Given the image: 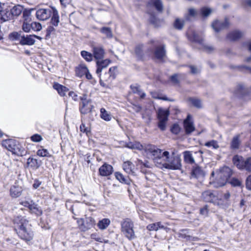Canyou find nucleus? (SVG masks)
I'll return each mask as SVG.
<instances>
[{"label": "nucleus", "instance_id": "nucleus-54", "mask_svg": "<svg viewBox=\"0 0 251 251\" xmlns=\"http://www.w3.org/2000/svg\"><path fill=\"white\" fill-rule=\"evenodd\" d=\"M80 130L81 132L86 133L87 135H88L89 133L90 132L89 128L86 127L83 123H82L80 126Z\"/></svg>", "mask_w": 251, "mask_h": 251}, {"label": "nucleus", "instance_id": "nucleus-22", "mask_svg": "<svg viewBox=\"0 0 251 251\" xmlns=\"http://www.w3.org/2000/svg\"><path fill=\"white\" fill-rule=\"evenodd\" d=\"M51 16L50 24L53 26L57 27L60 21L58 12L55 7H53L52 9Z\"/></svg>", "mask_w": 251, "mask_h": 251}, {"label": "nucleus", "instance_id": "nucleus-24", "mask_svg": "<svg viewBox=\"0 0 251 251\" xmlns=\"http://www.w3.org/2000/svg\"><path fill=\"white\" fill-rule=\"evenodd\" d=\"M193 40L194 42H198L203 46V50L208 52H210L213 50V48L211 46L203 45V39L195 33L193 34Z\"/></svg>", "mask_w": 251, "mask_h": 251}, {"label": "nucleus", "instance_id": "nucleus-43", "mask_svg": "<svg viewBox=\"0 0 251 251\" xmlns=\"http://www.w3.org/2000/svg\"><path fill=\"white\" fill-rule=\"evenodd\" d=\"M229 183L233 187H242V181L236 177L231 178Z\"/></svg>", "mask_w": 251, "mask_h": 251}, {"label": "nucleus", "instance_id": "nucleus-44", "mask_svg": "<svg viewBox=\"0 0 251 251\" xmlns=\"http://www.w3.org/2000/svg\"><path fill=\"white\" fill-rule=\"evenodd\" d=\"M211 12L212 9L206 7H202L200 10L201 15L203 17H207L211 13Z\"/></svg>", "mask_w": 251, "mask_h": 251}, {"label": "nucleus", "instance_id": "nucleus-39", "mask_svg": "<svg viewBox=\"0 0 251 251\" xmlns=\"http://www.w3.org/2000/svg\"><path fill=\"white\" fill-rule=\"evenodd\" d=\"M164 226L161 225V223L158 222L149 225L147 226V228L150 231L158 230L159 228H163Z\"/></svg>", "mask_w": 251, "mask_h": 251}, {"label": "nucleus", "instance_id": "nucleus-49", "mask_svg": "<svg viewBox=\"0 0 251 251\" xmlns=\"http://www.w3.org/2000/svg\"><path fill=\"white\" fill-rule=\"evenodd\" d=\"M181 75L180 74H175L170 76V80L173 84H177L179 83L178 78H180Z\"/></svg>", "mask_w": 251, "mask_h": 251}, {"label": "nucleus", "instance_id": "nucleus-1", "mask_svg": "<svg viewBox=\"0 0 251 251\" xmlns=\"http://www.w3.org/2000/svg\"><path fill=\"white\" fill-rule=\"evenodd\" d=\"M146 153L152 159L157 167L166 169L170 155L168 151H164L154 145L149 144L146 148Z\"/></svg>", "mask_w": 251, "mask_h": 251}, {"label": "nucleus", "instance_id": "nucleus-29", "mask_svg": "<svg viewBox=\"0 0 251 251\" xmlns=\"http://www.w3.org/2000/svg\"><path fill=\"white\" fill-rule=\"evenodd\" d=\"M184 156V161L188 164H193L195 163V159L192 155V152L190 151H185L183 152Z\"/></svg>", "mask_w": 251, "mask_h": 251}, {"label": "nucleus", "instance_id": "nucleus-7", "mask_svg": "<svg viewBox=\"0 0 251 251\" xmlns=\"http://www.w3.org/2000/svg\"><path fill=\"white\" fill-rule=\"evenodd\" d=\"M77 223L80 229L83 231L91 229L95 225V221L91 217H86L85 219H78Z\"/></svg>", "mask_w": 251, "mask_h": 251}, {"label": "nucleus", "instance_id": "nucleus-32", "mask_svg": "<svg viewBox=\"0 0 251 251\" xmlns=\"http://www.w3.org/2000/svg\"><path fill=\"white\" fill-rule=\"evenodd\" d=\"M53 88L57 91L59 94L62 97L64 96L66 93L68 91V89L67 87L58 83L54 84Z\"/></svg>", "mask_w": 251, "mask_h": 251}, {"label": "nucleus", "instance_id": "nucleus-26", "mask_svg": "<svg viewBox=\"0 0 251 251\" xmlns=\"http://www.w3.org/2000/svg\"><path fill=\"white\" fill-rule=\"evenodd\" d=\"M115 176L116 179L121 183L129 185L131 183V180L128 176H124L121 173L117 172L115 173Z\"/></svg>", "mask_w": 251, "mask_h": 251}, {"label": "nucleus", "instance_id": "nucleus-30", "mask_svg": "<svg viewBox=\"0 0 251 251\" xmlns=\"http://www.w3.org/2000/svg\"><path fill=\"white\" fill-rule=\"evenodd\" d=\"M169 114V110L160 108L159 109L157 113L158 118L159 120L168 121V118Z\"/></svg>", "mask_w": 251, "mask_h": 251}, {"label": "nucleus", "instance_id": "nucleus-35", "mask_svg": "<svg viewBox=\"0 0 251 251\" xmlns=\"http://www.w3.org/2000/svg\"><path fill=\"white\" fill-rule=\"evenodd\" d=\"M110 223L109 219L104 218L100 221L98 223V226L100 229L104 230L106 229Z\"/></svg>", "mask_w": 251, "mask_h": 251}, {"label": "nucleus", "instance_id": "nucleus-19", "mask_svg": "<svg viewBox=\"0 0 251 251\" xmlns=\"http://www.w3.org/2000/svg\"><path fill=\"white\" fill-rule=\"evenodd\" d=\"M155 57L159 61H162L165 56V46L156 47L154 52Z\"/></svg>", "mask_w": 251, "mask_h": 251}, {"label": "nucleus", "instance_id": "nucleus-63", "mask_svg": "<svg viewBox=\"0 0 251 251\" xmlns=\"http://www.w3.org/2000/svg\"><path fill=\"white\" fill-rule=\"evenodd\" d=\"M189 14L191 16H195L197 15V12L194 9L191 8L189 10Z\"/></svg>", "mask_w": 251, "mask_h": 251}, {"label": "nucleus", "instance_id": "nucleus-4", "mask_svg": "<svg viewBox=\"0 0 251 251\" xmlns=\"http://www.w3.org/2000/svg\"><path fill=\"white\" fill-rule=\"evenodd\" d=\"M2 146L13 154L18 155L21 154L20 146L15 140L10 139L3 140L2 142Z\"/></svg>", "mask_w": 251, "mask_h": 251}, {"label": "nucleus", "instance_id": "nucleus-38", "mask_svg": "<svg viewBox=\"0 0 251 251\" xmlns=\"http://www.w3.org/2000/svg\"><path fill=\"white\" fill-rule=\"evenodd\" d=\"M100 31L105 35L107 38H111L113 37V33L111 28L108 27H102L100 29Z\"/></svg>", "mask_w": 251, "mask_h": 251}, {"label": "nucleus", "instance_id": "nucleus-9", "mask_svg": "<svg viewBox=\"0 0 251 251\" xmlns=\"http://www.w3.org/2000/svg\"><path fill=\"white\" fill-rule=\"evenodd\" d=\"M75 75L78 77L81 78L83 76L88 79L91 80L93 77L89 73V70L85 64H80L75 68Z\"/></svg>", "mask_w": 251, "mask_h": 251}, {"label": "nucleus", "instance_id": "nucleus-62", "mask_svg": "<svg viewBox=\"0 0 251 251\" xmlns=\"http://www.w3.org/2000/svg\"><path fill=\"white\" fill-rule=\"evenodd\" d=\"M21 203L24 206L28 207L30 210L31 209V205L30 204L29 202L27 201H22Z\"/></svg>", "mask_w": 251, "mask_h": 251}, {"label": "nucleus", "instance_id": "nucleus-21", "mask_svg": "<svg viewBox=\"0 0 251 251\" xmlns=\"http://www.w3.org/2000/svg\"><path fill=\"white\" fill-rule=\"evenodd\" d=\"M147 6L148 8L153 6L159 12L163 11V6L161 0H151Z\"/></svg>", "mask_w": 251, "mask_h": 251}, {"label": "nucleus", "instance_id": "nucleus-15", "mask_svg": "<svg viewBox=\"0 0 251 251\" xmlns=\"http://www.w3.org/2000/svg\"><path fill=\"white\" fill-rule=\"evenodd\" d=\"M111 61L108 59H101V60H98L96 61V65H97V70H96V73L99 75V76L100 77L101 75V72L102 70L107 67V66L109 65Z\"/></svg>", "mask_w": 251, "mask_h": 251}, {"label": "nucleus", "instance_id": "nucleus-42", "mask_svg": "<svg viewBox=\"0 0 251 251\" xmlns=\"http://www.w3.org/2000/svg\"><path fill=\"white\" fill-rule=\"evenodd\" d=\"M184 25V21L183 20H180L179 18H176L174 23V26L175 28L181 30L183 27Z\"/></svg>", "mask_w": 251, "mask_h": 251}, {"label": "nucleus", "instance_id": "nucleus-33", "mask_svg": "<svg viewBox=\"0 0 251 251\" xmlns=\"http://www.w3.org/2000/svg\"><path fill=\"white\" fill-rule=\"evenodd\" d=\"M116 70V67H111L109 68L108 72L105 74V76L108 75V79H105L106 82L110 83L115 78V71Z\"/></svg>", "mask_w": 251, "mask_h": 251}, {"label": "nucleus", "instance_id": "nucleus-36", "mask_svg": "<svg viewBox=\"0 0 251 251\" xmlns=\"http://www.w3.org/2000/svg\"><path fill=\"white\" fill-rule=\"evenodd\" d=\"M19 228L20 229V233L21 234H24V237H22L23 239L25 240L26 241H30V237L29 236L28 233L27 232L26 227L24 226L23 224H22L20 226Z\"/></svg>", "mask_w": 251, "mask_h": 251}, {"label": "nucleus", "instance_id": "nucleus-37", "mask_svg": "<svg viewBox=\"0 0 251 251\" xmlns=\"http://www.w3.org/2000/svg\"><path fill=\"white\" fill-rule=\"evenodd\" d=\"M241 141L239 140V136L237 135L234 136L231 142L230 147L232 149H238L239 148Z\"/></svg>", "mask_w": 251, "mask_h": 251}, {"label": "nucleus", "instance_id": "nucleus-60", "mask_svg": "<svg viewBox=\"0 0 251 251\" xmlns=\"http://www.w3.org/2000/svg\"><path fill=\"white\" fill-rule=\"evenodd\" d=\"M69 96L75 101H77L78 100L77 95L73 91L70 92L69 93Z\"/></svg>", "mask_w": 251, "mask_h": 251}, {"label": "nucleus", "instance_id": "nucleus-20", "mask_svg": "<svg viewBox=\"0 0 251 251\" xmlns=\"http://www.w3.org/2000/svg\"><path fill=\"white\" fill-rule=\"evenodd\" d=\"M124 170L128 174L134 175L135 173L134 165L130 161H127L124 162L123 164Z\"/></svg>", "mask_w": 251, "mask_h": 251}, {"label": "nucleus", "instance_id": "nucleus-61", "mask_svg": "<svg viewBox=\"0 0 251 251\" xmlns=\"http://www.w3.org/2000/svg\"><path fill=\"white\" fill-rule=\"evenodd\" d=\"M237 67L240 70L245 69V70H246L248 72L251 73V67H248V66H238Z\"/></svg>", "mask_w": 251, "mask_h": 251}, {"label": "nucleus", "instance_id": "nucleus-31", "mask_svg": "<svg viewBox=\"0 0 251 251\" xmlns=\"http://www.w3.org/2000/svg\"><path fill=\"white\" fill-rule=\"evenodd\" d=\"M243 35L241 32L235 30L230 32L227 36V38L231 41H236L240 38Z\"/></svg>", "mask_w": 251, "mask_h": 251}, {"label": "nucleus", "instance_id": "nucleus-46", "mask_svg": "<svg viewBox=\"0 0 251 251\" xmlns=\"http://www.w3.org/2000/svg\"><path fill=\"white\" fill-rule=\"evenodd\" d=\"M189 101L195 107L201 108V102L200 100L195 98H190Z\"/></svg>", "mask_w": 251, "mask_h": 251}, {"label": "nucleus", "instance_id": "nucleus-11", "mask_svg": "<svg viewBox=\"0 0 251 251\" xmlns=\"http://www.w3.org/2000/svg\"><path fill=\"white\" fill-rule=\"evenodd\" d=\"M22 182L21 181H16L10 189V195L12 198L19 197L23 192Z\"/></svg>", "mask_w": 251, "mask_h": 251}, {"label": "nucleus", "instance_id": "nucleus-41", "mask_svg": "<svg viewBox=\"0 0 251 251\" xmlns=\"http://www.w3.org/2000/svg\"><path fill=\"white\" fill-rule=\"evenodd\" d=\"M81 55L86 61L91 62L93 60V55L89 52L82 50L81 51Z\"/></svg>", "mask_w": 251, "mask_h": 251}, {"label": "nucleus", "instance_id": "nucleus-10", "mask_svg": "<svg viewBox=\"0 0 251 251\" xmlns=\"http://www.w3.org/2000/svg\"><path fill=\"white\" fill-rule=\"evenodd\" d=\"M53 7L47 8H40L38 9L36 12V18L41 21H45L49 19L51 15Z\"/></svg>", "mask_w": 251, "mask_h": 251}, {"label": "nucleus", "instance_id": "nucleus-45", "mask_svg": "<svg viewBox=\"0 0 251 251\" xmlns=\"http://www.w3.org/2000/svg\"><path fill=\"white\" fill-rule=\"evenodd\" d=\"M55 28L53 26H51V25L49 26L46 29V39L50 38V35L51 34H55Z\"/></svg>", "mask_w": 251, "mask_h": 251}, {"label": "nucleus", "instance_id": "nucleus-59", "mask_svg": "<svg viewBox=\"0 0 251 251\" xmlns=\"http://www.w3.org/2000/svg\"><path fill=\"white\" fill-rule=\"evenodd\" d=\"M246 188L251 190V175L249 176L246 179Z\"/></svg>", "mask_w": 251, "mask_h": 251}, {"label": "nucleus", "instance_id": "nucleus-48", "mask_svg": "<svg viewBox=\"0 0 251 251\" xmlns=\"http://www.w3.org/2000/svg\"><path fill=\"white\" fill-rule=\"evenodd\" d=\"M149 144L148 145H147L145 146H144L143 145H142L140 142H134V147H133V149H136V150H140V151H141V150H144L146 152V148L149 145Z\"/></svg>", "mask_w": 251, "mask_h": 251}, {"label": "nucleus", "instance_id": "nucleus-16", "mask_svg": "<svg viewBox=\"0 0 251 251\" xmlns=\"http://www.w3.org/2000/svg\"><path fill=\"white\" fill-rule=\"evenodd\" d=\"M99 171L100 176H107L112 174L113 168L111 165L105 163L99 168Z\"/></svg>", "mask_w": 251, "mask_h": 251}, {"label": "nucleus", "instance_id": "nucleus-23", "mask_svg": "<svg viewBox=\"0 0 251 251\" xmlns=\"http://www.w3.org/2000/svg\"><path fill=\"white\" fill-rule=\"evenodd\" d=\"M0 20L2 22H5L11 20H13V17L11 14L10 10L6 9L0 11Z\"/></svg>", "mask_w": 251, "mask_h": 251}, {"label": "nucleus", "instance_id": "nucleus-51", "mask_svg": "<svg viewBox=\"0 0 251 251\" xmlns=\"http://www.w3.org/2000/svg\"><path fill=\"white\" fill-rule=\"evenodd\" d=\"M171 132L175 134H177L180 131V127L177 124H174L171 127Z\"/></svg>", "mask_w": 251, "mask_h": 251}, {"label": "nucleus", "instance_id": "nucleus-50", "mask_svg": "<svg viewBox=\"0 0 251 251\" xmlns=\"http://www.w3.org/2000/svg\"><path fill=\"white\" fill-rule=\"evenodd\" d=\"M150 22L154 25L155 26H158L159 25L160 21L158 20L157 18L154 15L151 14V17L150 18Z\"/></svg>", "mask_w": 251, "mask_h": 251}, {"label": "nucleus", "instance_id": "nucleus-55", "mask_svg": "<svg viewBox=\"0 0 251 251\" xmlns=\"http://www.w3.org/2000/svg\"><path fill=\"white\" fill-rule=\"evenodd\" d=\"M143 46L139 45L135 49V52L138 57H141L142 55Z\"/></svg>", "mask_w": 251, "mask_h": 251}, {"label": "nucleus", "instance_id": "nucleus-5", "mask_svg": "<svg viewBox=\"0 0 251 251\" xmlns=\"http://www.w3.org/2000/svg\"><path fill=\"white\" fill-rule=\"evenodd\" d=\"M232 175V172L228 167H225L223 169V172L219 174V180H217L213 182L214 186L216 187H222L224 186L226 183L228 178Z\"/></svg>", "mask_w": 251, "mask_h": 251}, {"label": "nucleus", "instance_id": "nucleus-52", "mask_svg": "<svg viewBox=\"0 0 251 251\" xmlns=\"http://www.w3.org/2000/svg\"><path fill=\"white\" fill-rule=\"evenodd\" d=\"M37 154L38 155L42 157L48 156L49 155V153L46 149L39 150L37 152Z\"/></svg>", "mask_w": 251, "mask_h": 251}, {"label": "nucleus", "instance_id": "nucleus-56", "mask_svg": "<svg viewBox=\"0 0 251 251\" xmlns=\"http://www.w3.org/2000/svg\"><path fill=\"white\" fill-rule=\"evenodd\" d=\"M190 68V72L192 74L196 75L198 74L200 72V69L193 65L189 66Z\"/></svg>", "mask_w": 251, "mask_h": 251}, {"label": "nucleus", "instance_id": "nucleus-57", "mask_svg": "<svg viewBox=\"0 0 251 251\" xmlns=\"http://www.w3.org/2000/svg\"><path fill=\"white\" fill-rule=\"evenodd\" d=\"M42 136L38 134L32 135V142H39L42 140Z\"/></svg>", "mask_w": 251, "mask_h": 251}, {"label": "nucleus", "instance_id": "nucleus-34", "mask_svg": "<svg viewBox=\"0 0 251 251\" xmlns=\"http://www.w3.org/2000/svg\"><path fill=\"white\" fill-rule=\"evenodd\" d=\"M21 45H31V35L25 34L23 32L21 38Z\"/></svg>", "mask_w": 251, "mask_h": 251}, {"label": "nucleus", "instance_id": "nucleus-25", "mask_svg": "<svg viewBox=\"0 0 251 251\" xmlns=\"http://www.w3.org/2000/svg\"><path fill=\"white\" fill-rule=\"evenodd\" d=\"M22 33V31H13L9 34L8 38L12 41L17 42L19 44H21V38Z\"/></svg>", "mask_w": 251, "mask_h": 251}, {"label": "nucleus", "instance_id": "nucleus-12", "mask_svg": "<svg viewBox=\"0 0 251 251\" xmlns=\"http://www.w3.org/2000/svg\"><path fill=\"white\" fill-rule=\"evenodd\" d=\"M93 57L96 60H101L104 58L105 50L101 45L92 46Z\"/></svg>", "mask_w": 251, "mask_h": 251}, {"label": "nucleus", "instance_id": "nucleus-14", "mask_svg": "<svg viewBox=\"0 0 251 251\" xmlns=\"http://www.w3.org/2000/svg\"><path fill=\"white\" fill-rule=\"evenodd\" d=\"M184 127L187 134H191L195 129L191 115H188L186 119L184 121Z\"/></svg>", "mask_w": 251, "mask_h": 251}, {"label": "nucleus", "instance_id": "nucleus-8", "mask_svg": "<svg viewBox=\"0 0 251 251\" xmlns=\"http://www.w3.org/2000/svg\"><path fill=\"white\" fill-rule=\"evenodd\" d=\"M81 102L80 103L79 109L81 114H86L91 111L92 105L91 100L87 98L86 95H83L80 98Z\"/></svg>", "mask_w": 251, "mask_h": 251}, {"label": "nucleus", "instance_id": "nucleus-6", "mask_svg": "<svg viewBox=\"0 0 251 251\" xmlns=\"http://www.w3.org/2000/svg\"><path fill=\"white\" fill-rule=\"evenodd\" d=\"M23 17L24 22L22 29L25 32H29L31 29V9L24 10Z\"/></svg>", "mask_w": 251, "mask_h": 251}, {"label": "nucleus", "instance_id": "nucleus-58", "mask_svg": "<svg viewBox=\"0 0 251 251\" xmlns=\"http://www.w3.org/2000/svg\"><path fill=\"white\" fill-rule=\"evenodd\" d=\"M158 127L161 130H164L166 128V123L167 121L159 120Z\"/></svg>", "mask_w": 251, "mask_h": 251}, {"label": "nucleus", "instance_id": "nucleus-40", "mask_svg": "<svg viewBox=\"0 0 251 251\" xmlns=\"http://www.w3.org/2000/svg\"><path fill=\"white\" fill-rule=\"evenodd\" d=\"M100 117L106 121H109L111 120V115L104 109H100Z\"/></svg>", "mask_w": 251, "mask_h": 251}, {"label": "nucleus", "instance_id": "nucleus-2", "mask_svg": "<svg viewBox=\"0 0 251 251\" xmlns=\"http://www.w3.org/2000/svg\"><path fill=\"white\" fill-rule=\"evenodd\" d=\"M121 231L129 240L135 238L136 236L133 230V222L129 219H126L121 222Z\"/></svg>", "mask_w": 251, "mask_h": 251}, {"label": "nucleus", "instance_id": "nucleus-13", "mask_svg": "<svg viewBox=\"0 0 251 251\" xmlns=\"http://www.w3.org/2000/svg\"><path fill=\"white\" fill-rule=\"evenodd\" d=\"M181 167V159L179 157H171L170 156L169 162L166 169L169 170H179Z\"/></svg>", "mask_w": 251, "mask_h": 251}, {"label": "nucleus", "instance_id": "nucleus-47", "mask_svg": "<svg viewBox=\"0 0 251 251\" xmlns=\"http://www.w3.org/2000/svg\"><path fill=\"white\" fill-rule=\"evenodd\" d=\"M204 145L207 147H212L213 149H217L219 148L218 142L215 140H211L210 141L206 142Z\"/></svg>", "mask_w": 251, "mask_h": 251}, {"label": "nucleus", "instance_id": "nucleus-3", "mask_svg": "<svg viewBox=\"0 0 251 251\" xmlns=\"http://www.w3.org/2000/svg\"><path fill=\"white\" fill-rule=\"evenodd\" d=\"M232 162L238 169L251 172V157L245 159L241 156L236 155L233 156Z\"/></svg>", "mask_w": 251, "mask_h": 251}, {"label": "nucleus", "instance_id": "nucleus-17", "mask_svg": "<svg viewBox=\"0 0 251 251\" xmlns=\"http://www.w3.org/2000/svg\"><path fill=\"white\" fill-rule=\"evenodd\" d=\"M229 23L227 20L226 19L224 22L219 21H214L212 24V26L216 32H219L221 30L227 27Z\"/></svg>", "mask_w": 251, "mask_h": 251}, {"label": "nucleus", "instance_id": "nucleus-27", "mask_svg": "<svg viewBox=\"0 0 251 251\" xmlns=\"http://www.w3.org/2000/svg\"><path fill=\"white\" fill-rule=\"evenodd\" d=\"M205 175V173L200 167L197 166L194 168L191 173V176L193 177L200 178L203 177Z\"/></svg>", "mask_w": 251, "mask_h": 251}, {"label": "nucleus", "instance_id": "nucleus-53", "mask_svg": "<svg viewBox=\"0 0 251 251\" xmlns=\"http://www.w3.org/2000/svg\"><path fill=\"white\" fill-rule=\"evenodd\" d=\"M42 27L41 24L38 22H32V30L35 31H40Z\"/></svg>", "mask_w": 251, "mask_h": 251}, {"label": "nucleus", "instance_id": "nucleus-18", "mask_svg": "<svg viewBox=\"0 0 251 251\" xmlns=\"http://www.w3.org/2000/svg\"><path fill=\"white\" fill-rule=\"evenodd\" d=\"M202 198L206 202H214L217 200V197L213 191L207 190L202 193Z\"/></svg>", "mask_w": 251, "mask_h": 251}, {"label": "nucleus", "instance_id": "nucleus-28", "mask_svg": "<svg viewBox=\"0 0 251 251\" xmlns=\"http://www.w3.org/2000/svg\"><path fill=\"white\" fill-rule=\"evenodd\" d=\"M24 11L23 6L20 5H15L10 9L11 14L13 19H14L15 17H18Z\"/></svg>", "mask_w": 251, "mask_h": 251}, {"label": "nucleus", "instance_id": "nucleus-64", "mask_svg": "<svg viewBox=\"0 0 251 251\" xmlns=\"http://www.w3.org/2000/svg\"><path fill=\"white\" fill-rule=\"evenodd\" d=\"M130 87L134 93H138V92H140V90L139 87L136 86H133V85H131Z\"/></svg>", "mask_w": 251, "mask_h": 251}]
</instances>
